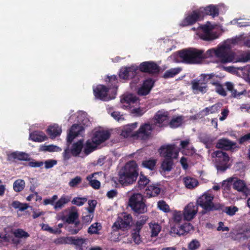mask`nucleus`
Masks as SVG:
<instances>
[{"mask_svg": "<svg viewBox=\"0 0 250 250\" xmlns=\"http://www.w3.org/2000/svg\"><path fill=\"white\" fill-rule=\"evenodd\" d=\"M138 176L137 164L135 161H131L126 163L124 168L120 171L119 181L123 186H126L133 184Z\"/></svg>", "mask_w": 250, "mask_h": 250, "instance_id": "f257e3e1", "label": "nucleus"}, {"mask_svg": "<svg viewBox=\"0 0 250 250\" xmlns=\"http://www.w3.org/2000/svg\"><path fill=\"white\" fill-rule=\"evenodd\" d=\"M86 201L87 199L86 198L75 197L72 200V203L74 205L80 206H82Z\"/></svg>", "mask_w": 250, "mask_h": 250, "instance_id": "864d4df0", "label": "nucleus"}, {"mask_svg": "<svg viewBox=\"0 0 250 250\" xmlns=\"http://www.w3.org/2000/svg\"><path fill=\"white\" fill-rule=\"evenodd\" d=\"M154 81L151 78L145 80L143 82V85L150 91L154 86Z\"/></svg>", "mask_w": 250, "mask_h": 250, "instance_id": "5fc2aeb1", "label": "nucleus"}, {"mask_svg": "<svg viewBox=\"0 0 250 250\" xmlns=\"http://www.w3.org/2000/svg\"><path fill=\"white\" fill-rule=\"evenodd\" d=\"M47 133L51 139H54L60 135L62 133V128L57 124L50 125L47 130Z\"/></svg>", "mask_w": 250, "mask_h": 250, "instance_id": "4be33fe9", "label": "nucleus"}, {"mask_svg": "<svg viewBox=\"0 0 250 250\" xmlns=\"http://www.w3.org/2000/svg\"><path fill=\"white\" fill-rule=\"evenodd\" d=\"M168 119V115L167 113H162L160 111H158L155 116L153 119L154 122V125H156L157 124H160L166 121Z\"/></svg>", "mask_w": 250, "mask_h": 250, "instance_id": "b1692460", "label": "nucleus"}, {"mask_svg": "<svg viewBox=\"0 0 250 250\" xmlns=\"http://www.w3.org/2000/svg\"><path fill=\"white\" fill-rule=\"evenodd\" d=\"M82 179L80 176H77L75 178L71 180L69 183V186L70 187L74 188L82 182Z\"/></svg>", "mask_w": 250, "mask_h": 250, "instance_id": "603ef678", "label": "nucleus"}, {"mask_svg": "<svg viewBox=\"0 0 250 250\" xmlns=\"http://www.w3.org/2000/svg\"><path fill=\"white\" fill-rule=\"evenodd\" d=\"M94 216L93 213L87 211L83 213L82 216L83 224L86 225L91 222Z\"/></svg>", "mask_w": 250, "mask_h": 250, "instance_id": "37998d69", "label": "nucleus"}, {"mask_svg": "<svg viewBox=\"0 0 250 250\" xmlns=\"http://www.w3.org/2000/svg\"><path fill=\"white\" fill-rule=\"evenodd\" d=\"M129 205L133 211L138 214L144 213L147 208L143 201V197L140 193L133 194L129 200Z\"/></svg>", "mask_w": 250, "mask_h": 250, "instance_id": "423d86ee", "label": "nucleus"}, {"mask_svg": "<svg viewBox=\"0 0 250 250\" xmlns=\"http://www.w3.org/2000/svg\"><path fill=\"white\" fill-rule=\"evenodd\" d=\"M184 117L182 116L173 118L169 123L171 127L176 128L180 126L183 123Z\"/></svg>", "mask_w": 250, "mask_h": 250, "instance_id": "7c9ffc66", "label": "nucleus"}, {"mask_svg": "<svg viewBox=\"0 0 250 250\" xmlns=\"http://www.w3.org/2000/svg\"><path fill=\"white\" fill-rule=\"evenodd\" d=\"M238 211V208L236 207H226L224 211L230 216L233 215L236 211Z\"/></svg>", "mask_w": 250, "mask_h": 250, "instance_id": "bf43d9fd", "label": "nucleus"}, {"mask_svg": "<svg viewBox=\"0 0 250 250\" xmlns=\"http://www.w3.org/2000/svg\"><path fill=\"white\" fill-rule=\"evenodd\" d=\"M83 147V140H80L73 144L71 149V153L74 156H78L81 152Z\"/></svg>", "mask_w": 250, "mask_h": 250, "instance_id": "393cba45", "label": "nucleus"}, {"mask_svg": "<svg viewBox=\"0 0 250 250\" xmlns=\"http://www.w3.org/2000/svg\"><path fill=\"white\" fill-rule=\"evenodd\" d=\"M173 159L170 158H165L162 161L160 167L162 169L160 170L161 174L164 175L166 172L170 171L173 168Z\"/></svg>", "mask_w": 250, "mask_h": 250, "instance_id": "6ab92c4d", "label": "nucleus"}, {"mask_svg": "<svg viewBox=\"0 0 250 250\" xmlns=\"http://www.w3.org/2000/svg\"><path fill=\"white\" fill-rule=\"evenodd\" d=\"M150 91L149 89L146 88L142 85V86L139 88L138 94L140 96H146L147 95Z\"/></svg>", "mask_w": 250, "mask_h": 250, "instance_id": "0e129e2a", "label": "nucleus"}, {"mask_svg": "<svg viewBox=\"0 0 250 250\" xmlns=\"http://www.w3.org/2000/svg\"><path fill=\"white\" fill-rule=\"evenodd\" d=\"M201 11V16L202 18L206 15L211 16L212 17H215L219 15V11L218 8L214 5H209L205 7H201L199 9Z\"/></svg>", "mask_w": 250, "mask_h": 250, "instance_id": "2eb2a0df", "label": "nucleus"}, {"mask_svg": "<svg viewBox=\"0 0 250 250\" xmlns=\"http://www.w3.org/2000/svg\"><path fill=\"white\" fill-rule=\"evenodd\" d=\"M149 227H150V228L151 229V237L157 236L158 235L159 233L160 232V231L161 229V226L158 224L150 223Z\"/></svg>", "mask_w": 250, "mask_h": 250, "instance_id": "4c0bfd02", "label": "nucleus"}, {"mask_svg": "<svg viewBox=\"0 0 250 250\" xmlns=\"http://www.w3.org/2000/svg\"><path fill=\"white\" fill-rule=\"evenodd\" d=\"M181 71L179 68H171L167 70L163 75V77L164 79H168L174 77L176 75L178 74Z\"/></svg>", "mask_w": 250, "mask_h": 250, "instance_id": "72a5a7b5", "label": "nucleus"}, {"mask_svg": "<svg viewBox=\"0 0 250 250\" xmlns=\"http://www.w3.org/2000/svg\"><path fill=\"white\" fill-rule=\"evenodd\" d=\"M237 236L243 240L250 239V230H247L243 233H238Z\"/></svg>", "mask_w": 250, "mask_h": 250, "instance_id": "774afa93", "label": "nucleus"}, {"mask_svg": "<svg viewBox=\"0 0 250 250\" xmlns=\"http://www.w3.org/2000/svg\"><path fill=\"white\" fill-rule=\"evenodd\" d=\"M148 217L147 216H144L142 217V219L137 221L136 223V229L140 230L142 226L146 223V221L147 220Z\"/></svg>", "mask_w": 250, "mask_h": 250, "instance_id": "680f3d73", "label": "nucleus"}, {"mask_svg": "<svg viewBox=\"0 0 250 250\" xmlns=\"http://www.w3.org/2000/svg\"><path fill=\"white\" fill-rule=\"evenodd\" d=\"M13 234L17 238H26L29 236V234L21 229H16L13 232Z\"/></svg>", "mask_w": 250, "mask_h": 250, "instance_id": "a18cd8bd", "label": "nucleus"}, {"mask_svg": "<svg viewBox=\"0 0 250 250\" xmlns=\"http://www.w3.org/2000/svg\"><path fill=\"white\" fill-rule=\"evenodd\" d=\"M159 152L161 155L165 158L176 159L178 155V151L176 149L175 145L163 146L159 149Z\"/></svg>", "mask_w": 250, "mask_h": 250, "instance_id": "9b49d317", "label": "nucleus"}, {"mask_svg": "<svg viewBox=\"0 0 250 250\" xmlns=\"http://www.w3.org/2000/svg\"><path fill=\"white\" fill-rule=\"evenodd\" d=\"M200 246V243L198 241L196 240H192L188 244V248L190 250H195L197 249Z\"/></svg>", "mask_w": 250, "mask_h": 250, "instance_id": "e2e57ef3", "label": "nucleus"}, {"mask_svg": "<svg viewBox=\"0 0 250 250\" xmlns=\"http://www.w3.org/2000/svg\"><path fill=\"white\" fill-rule=\"evenodd\" d=\"M160 191L161 189L158 187L154 185H150L146 189V194L148 197L150 198L157 196Z\"/></svg>", "mask_w": 250, "mask_h": 250, "instance_id": "5701e85b", "label": "nucleus"}, {"mask_svg": "<svg viewBox=\"0 0 250 250\" xmlns=\"http://www.w3.org/2000/svg\"><path fill=\"white\" fill-rule=\"evenodd\" d=\"M158 207L160 209L164 211V212H168L169 210V206L164 201H160L158 203Z\"/></svg>", "mask_w": 250, "mask_h": 250, "instance_id": "4d7b16f0", "label": "nucleus"}, {"mask_svg": "<svg viewBox=\"0 0 250 250\" xmlns=\"http://www.w3.org/2000/svg\"><path fill=\"white\" fill-rule=\"evenodd\" d=\"M111 116L116 120L119 121L124 120L123 114H121L120 112L117 111H115L111 113Z\"/></svg>", "mask_w": 250, "mask_h": 250, "instance_id": "69168bd1", "label": "nucleus"}, {"mask_svg": "<svg viewBox=\"0 0 250 250\" xmlns=\"http://www.w3.org/2000/svg\"><path fill=\"white\" fill-rule=\"evenodd\" d=\"M83 127L80 125L74 124L72 125L67 134V142L69 144H71L74 139L78 135H81L83 131Z\"/></svg>", "mask_w": 250, "mask_h": 250, "instance_id": "4468645a", "label": "nucleus"}, {"mask_svg": "<svg viewBox=\"0 0 250 250\" xmlns=\"http://www.w3.org/2000/svg\"><path fill=\"white\" fill-rule=\"evenodd\" d=\"M137 125V123H135L125 125L122 130L121 135L125 138L133 136V134L131 133L132 131L136 128ZM153 129L152 125H151L149 123H146L140 126L139 129L136 132L133 136H136L137 139L141 140H146L150 136Z\"/></svg>", "mask_w": 250, "mask_h": 250, "instance_id": "f03ea898", "label": "nucleus"}, {"mask_svg": "<svg viewBox=\"0 0 250 250\" xmlns=\"http://www.w3.org/2000/svg\"><path fill=\"white\" fill-rule=\"evenodd\" d=\"M41 149L42 151H47L49 152L60 151L62 150V149L59 147L53 145L42 146L41 148Z\"/></svg>", "mask_w": 250, "mask_h": 250, "instance_id": "de8ad7c7", "label": "nucleus"}, {"mask_svg": "<svg viewBox=\"0 0 250 250\" xmlns=\"http://www.w3.org/2000/svg\"><path fill=\"white\" fill-rule=\"evenodd\" d=\"M170 233L171 234H177L180 236L183 235V231L182 230L181 226H174L171 228Z\"/></svg>", "mask_w": 250, "mask_h": 250, "instance_id": "8fccbe9b", "label": "nucleus"}, {"mask_svg": "<svg viewBox=\"0 0 250 250\" xmlns=\"http://www.w3.org/2000/svg\"><path fill=\"white\" fill-rule=\"evenodd\" d=\"M93 93L95 99L103 101H108L114 99L116 95V92L112 91L109 87L103 84L98 85L93 88Z\"/></svg>", "mask_w": 250, "mask_h": 250, "instance_id": "39448f33", "label": "nucleus"}, {"mask_svg": "<svg viewBox=\"0 0 250 250\" xmlns=\"http://www.w3.org/2000/svg\"><path fill=\"white\" fill-rule=\"evenodd\" d=\"M181 227L182 230L183 231V235L193 229L192 226L189 223H185L184 225H181Z\"/></svg>", "mask_w": 250, "mask_h": 250, "instance_id": "13d9d810", "label": "nucleus"}, {"mask_svg": "<svg viewBox=\"0 0 250 250\" xmlns=\"http://www.w3.org/2000/svg\"><path fill=\"white\" fill-rule=\"evenodd\" d=\"M203 54L204 60L206 58L212 57L214 56L216 57V48H212L209 49L208 50H207L206 52H204V51L203 50Z\"/></svg>", "mask_w": 250, "mask_h": 250, "instance_id": "49530a36", "label": "nucleus"}, {"mask_svg": "<svg viewBox=\"0 0 250 250\" xmlns=\"http://www.w3.org/2000/svg\"><path fill=\"white\" fill-rule=\"evenodd\" d=\"M234 61L236 62H250V51L245 52L234 58Z\"/></svg>", "mask_w": 250, "mask_h": 250, "instance_id": "cd10ccee", "label": "nucleus"}, {"mask_svg": "<svg viewBox=\"0 0 250 250\" xmlns=\"http://www.w3.org/2000/svg\"><path fill=\"white\" fill-rule=\"evenodd\" d=\"M216 58H218L222 63L230 62L234 60V54L229 46L222 45L216 48Z\"/></svg>", "mask_w": 250, "mask_h": 250, "instance_id": "6e6552de", "label": "nucleus"}, {"mask_svg": "<svg viewBox=\"0 0 250 250\" xmlns=\"http://www.w3.org/2000/svg\"><path fill=\"white\" fill-rule=\"evenodd\" d=\"M198 210V207L193 203H189L185 208L183 212V216L185 220L190 221L193 219Z\"/></svg>", "mask_w": 250, "mask_h": 250, "instance_id": "ddd939ff", "label": "nucleus"}, {"mask_svg": "<svg viewBox=\"0 0 250 250\" xmlns=\"http://www.w3.org/2000/svg\"><path fill=\"white\" fill-rule=\"evenodd\" d=\"M138 101V98L132 94L124 95L121 99V102L124 104V106L126 107H129L130 108L133 107L132 106V104L137 103Z\"/></svg>", "mask_w": 250, "mask_h": 250, "instance_id": "a211bd4d", "label": "nucleus"}, {"mask_svg": "<svg viewBox=\"0 0 250 250\" xmlns=\"http://www.w3.org/2000/svg\"><path fill=\"white\" fill-rule=\"evenodd\" d=\"M139 232L140 230L135 229L134 232L132 233V238L134 242L137 244H139L141 242Z\"/></svg>", "mask_w": 250, "mask_h": 250, "instance_id": "6e6d98bb", "label": "nucleus"}, {"mask_svg": "<svg viewBox=\"0 0 250 250\" xmlns=\"http://www.w3.org/2000/svg\"><path fill=\"white\" fill-rule=\"evenodd\" d=\"M110 137L108 132L105 131H98L95 132L92 141L94 144L99 145L107 140Z\"/></svg>", "mask_w": 250, "mask_h": 250, "instance_id": "dca6fc26", "label": "nucleus"}, {"mask_svg": "<svg viewBox=\"0 0 250 250\" xmlns=\"http://www.w3.org/2000/svg\"><path fill=\"white\" fill-rule=\"evenodd\" d=\"M127 79L133 78L137 75V71L139 69V66L131 65L127 67Z\"/></svg>", "mask_w": 250, "mask_h": 250, "instance_id": "a19ab883", "label": "nucleus"}, {"mask_svg": "<svg viewBox=\"0 0 250 250\" xmlns=\"http://www.w3.org/2000/svg\"><path fill=\"white\" fill-rule=\"evenodd\" d=\"M69 201V199L65 197H62L54 205V208L55 210L61 209L65 204Z\"/></svg>", "mask_w": 250, "mask_h": 250, "instance_id": "e433bc0d", "label": "nucleus"}, {"mask_svg": "<svg viewBox=\"0 0 250 250\" xmlns=\"http://www.w3.org/2000/svg\"><path fill=\"white\" fill-rule=\"evenodd\" d=\"M184 181L186 187L189 189L195 188L198 184V182L196 179L190 177L184 178Z\"/></svg>", "mask_w": 250, "mask_h": 250, "instance_id": "bb28decb", "label": "nucleus"}, {"mask_svg": "<svg viewBox=\"0 0 250 250\" xmlns=\"http://www.w3.org/2000/svg\"><path fill=\"white\" fill-rule=\"evenodd\" d=\"M235 179H236V178H229L227 180L223 181L222 183V187L224 188L225 190H229L231 183H232Z\"/></svg>", "mask_w": 250, "mask_h": 250, "instance_id": "052dcab7", "label": "nucleus"}, {"mask_svg": "<svg viewBox=\"0 0 250 250\" xmlns=\"http://www.w3.org/2000/svg\"><path fill=\"white\" fill-rule=\"evenodd\" d=\"M139 70L142 72L155 74L159 73L160 67L156 62L147 61L141 63L139 66Z\"/></svg>", "mask_w": 250, "mask_h": 250, "instance_id": "9d476101", "label": "nucleus"}, {"mask_svg": "<svg viewBox=\"0 0 250 250\" xmlns=\"http://www.w3.org/2000/svg\"><path fill=\"white\" fill-rule=\"evenodd\" d=\"M86 239L82 238H74L73 245L82 248L83 245L85 243Z\"/></svg>", "mask_w": 250, "mask_h": 250, "instance_id": "338daca9", "label": "nucleus"}, {"mask_svg": "<svg viewBox=\"0 0 250 250\" xmlns=\"http://www.w3.org/2000/svg\"><path fill=\"white\" fill-rule=\"evenodd\" d=\"M106 82H108L110 83L109 87L112 90V91L117 93L118 88V78L117 76L112 75L108 76L106 79Z\"/></svg>", "mask_w": 250, "mask_h": 250, "instance_id": "a878e982", "label": "nucleus"}, {"mask_svg": "<svg viewBox=\"0 0 250 250\" xmlns=\"http://www.w3.org/2000/svg\"><path fill=\"white\" fill-rule=\"evenodd\" d=\"M131 222V216L129 214L125 215L123 218H119V220L114 223L112 228L114 230L118 229L124 230L130 226Z\"/></svg>", "mask_w": 250, "mask_h": 250, "instance_id": "f8f14e48", "label": "nucleus"}, {"mask_svg": "<svg viewBox=\"0 0 250 250\" xmlns=\"http://www.w3.org/2000/svg\"><path fill=\"white\" fill-rule=\"evenodd\" d=\"M203 33L201 34L200 38L204 41H212L217 38L215 34L211 32V28L209 26L203 25L201 26Z\"/></svg>", "mask_w": 250, "mask_h": 250, "instance_id": "f3484780", "label": "nucleus"}, {"mask_svg": "<svg viewBox=\"0 0 250 250\" xmlns=\"http://www.w3.org/2000/svg\"><path fill=\"white\" fill-rule=\"evenodd\" d=\"M127 67H122L119 72V76L121 79L127 80Z\"/></svg>", "mask_w": 250, "mask_h": 250, "instance_id": "3c124183", "label": "nucleus"}, {"mask_svg": "<svg viewBox=\"0 0 250 250\" xmlns=\"http://www.w3.org/2000/svg\"><path fill=\"white\" fill-rule=\"evenodd\" d=\"M214 77L212 74H202L199 79H194L191 82V88L194 94L205 93L207 91V83Z\"/></svg>", "mask_w": 250, "mask_h": 250, "instance_id": "20e7f679", "label": "nucleus"}, {"mask_svg": "<svg viewBox=\"0 0 250 250\" xmlns=\"http://www.w3.org/2000/svg\"><path fill=\"white\" fill-rule=\"evenodd\" d=\"M96 148V146L92 144L89 141H87L84 149V152L86 154H88Z\"/></svg>", "mask_w": 250, "mask_h": 250, "instance_id": "09e8293b", "label": "nucleus"}, {"mask_svg": "<svg viewBox=\"0 0 250 250\" xmlns=\"http://www.w3.org/2000/svg\"><path fill=\"white\" fill-rule=\"evenodd\" d=\"M213 198V195L205 193L198 199L197 203L206 211L217 210L220 208V206L213 204L212 202Z\"/></svg>", "mask_w": 250, "mask_h": 250, "instance_id": "0eeeda50", "label": "nucleus"}, {"mask_svg": "<svg viewBox=\"0 0 250 250\" xmlns=\"http://www.w3.org/2000/svg\"><path fill=\"white\" fill-rule=\"evenodd\" d=\"M201 13V11H199V9L192 11L181 21L180 25L182 27H185L195 24L202 19Z\"/></svg>", "mask_w": 250, "mask_h": 250, "instance_id": "1a4fd4ad", "label": "nucleus"}, {"mask_svg": "<svg viewBox=\"0 0 250 250\" xmlns=\"http://www.w3.org/2000/svg\"><path fill=\"white\" fill-rule=\"evenodd\" d=\"M203 50L190 47L177 52L178 56L183 62L187 64H199L203 60Z\"/></svg>", "mask_w": 250, "mask_h": 250, "instance_id": "7ed1b4c3", "label": "nucleus"}, {"mask_svg": "<svg viewBox=\"0 0 250 250\" xmlns=\"http://www.w3.org/2000/svg\"><path fill=\"white\" fill-rule=\"evenodd\" d=\"M97 174V173H94L91 174L86 177V179L89 181L90 185L95 189H98L100 187V182L95 179H92L95 175Z\"/></svg>", "mask_w": 250, "mask_h": 250, "instance_id": "473e14b6", "label": "nucleus"}, {"mask_svg": "<svg viewBox=\"0 0 250 250\" xmlns=\"http://www.w3.org/2000/svg\"><path fill=\"white\" fill-rule=\"evenodd\" d=\"M235 145L236 143L232 142L228 139H221L218 140L216 145V147L218 148L228 150H230Z\"/></svg>", "mask_w": 250, "mask_h": 250, "instance_id": "412c9836", "label": "nucleus"}, {"mask_svg": "<svg viewBox=\"0 0 250 250\" xmlns=\"http://www.w3.org/2000/svg\"><path fill=\"white\" fill-rule=\"evenodd\" d=\"M233 188L239 191H244L246 189V185L244 181L237 180L234 182Z\"/></svg>", "mask_w": 250, "mask_h": 250, "instance_id": "c9c22d12", "label": "nucleus"}, {"mask_svg": "<svg viewBox=\"0 0 250 250\" xmlns=\"http://www.w3.org/2000/svg\"><path fill=\"white\" fill-rule=\"evenodd\" d=\"M102 226L98 223H95L91 225L88 229V232L90 234H98V231L101 229Z\"/></svg>", "mask_w": 250, "mask_h": 250, "instance_id": "79ce46f5", "label": "nucleus"}, {"mask_svg": "<svg viewBox=\"0 0 250 250\" xmlns=\"http://www.w3.org/2000/svg\"><path fill=\"white\" fill-rule=\"evenodd\" d=\"M149 182L150 180L148 179L141 174L138 182L139 188L140 189L144 188Z\"/></svg>", "mask_w": 250, "mask_h": 250, "instance_id": "58836bf2", "label": "nucleus"}, {"mask_svg": "<svg viewBox=\"0 0 250 250\" xmlns=\"http://www.w3.org/2000/svg\"><path fill=\"white\" fill-rule=\"evenodd\" d=\"M199 138L201 142L206 145L210 144L213 142V140L210 136L205 133H201Z\"/></svg>", "mask_w": 250, "mask_h": 250, "instance_id": "c03bdc74", "label": "nucleus"}, {"mask_svg": "<svg viewBox=\"0 0 250 250\" xmlns=\"http://www.w3.org/2000/svg\"><path fill=\"white\" fill-rule=\"evenodd\" d=\"M30 138L34 141L41 142L45 140L47 137L42 133L34 132L30 133Z\"/></svg>", "mask_w": 250, "mask_h": 250, "instance_id": "c85d7f7f", "label": "nucleus"}, {"mask_svg": "<svg viewBox=\"0 0 250 250\" xmlns=\"http://www.w3.org/2000/svg\"><path fill=\"white\" fill-rule=\"evenodd\" d=\"M225 85L227 90L231 92L232 96L234 97L240 96L243 94L242 92H237V90L233 88V85L230 82L226 83Z\"/></svg>", "mask_w": 250, "mask_h": 250, "instance_id": "ea45409f", "label": "nucleus"}, {"mask_svg": "<svg viewBox=\"0 0 250 250\" xmlns=\"http://www.w3.org/2000/svg\"><path fill=\"white\" fill-rule=\"evenodd\" d=\"M24 187L25 182L23 180H17L13 184V189L16 192H20L22 191L24 189Z\"/></svg>", "mask_w": 250, "mask_h": 250, "instance_id": "f704fd0d", "label": "nucleus"}, {"mask_svg": "<svg viewBox=\"0 0 250 250\" xmlns=\"http://www.w3.org/2000/svg\"><path fill=\"white\" fill-rule=\"evenodd\" d=\"M156 162L157 161L156 159H150L143 161L142 163V165L144 167L152 170L155 168Z\"/></svg>", "mask_w": 250, "mask_h": 250, "instance_id": "2f4dec72", "label": "nucleus"}, {"mask_svg": "<svg viewBox=\"0 0 250 250\" xmlns=\"http://www.w3.org/2000/svg\"><path fill=\"white\" fill-rule=\"evenodd\" d=\"M8 160H13L18 159L21 161H29L30 158L28 154L22 152H13L7 154Z\"/></svg>", "mask_w": 250, "mask_h": 250, "instance_id": "aec40b11", "label": "nucleus"}, {"mask_svg": "<svg viewBox=\"0 0 250 250\" xmlns=\"http://www.w3.org/2000/svg\"><path fill=\"white\" fill-rule=\"evenodd\" d=\"M78 218V213L75 207L71 208V211L70 212L68 217L66 219V222L69 224L72 223Z\"/></svg>", "mask_w": 250, "mask_h": 250, "instance_id": "c756f323", "label": "nucleus"}]
</instances>
